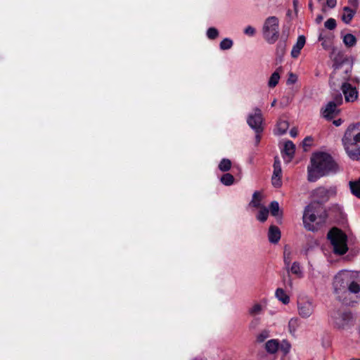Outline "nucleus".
Returning <instances> with one entry per match:
<instances>
[{
    "instance_id": "nucleus-45",
    "label": "nucleus",
    "mask_w": 360,
    "mask_h": 360,
    "mask_svg": "<svg viewBox=\"0 0 360 360\" xmlns=\"http://www.w3.org/2000/svg\"><path fill=\"white\" fill-rule=\"evenodd\" d=\"M342 120L341 119H338V120H334L333 121V124L336 126V127H339L342 124Z\"/></svg>"
},
{
    "instance_id": "nucleus-47",
    "label": "nucleus",
    "mask_w": 360,
    "mask_h": 360,
    "mask_svg": "<svg viewBox=\"0 0 360 360\" xmlns=\"http://www.w3.org/2000/svg\"><path fill=\"white\" fill-rule=\"evenodd\" d=\"M308 6H309V8L311 11H313V3H312V1H310L309 2V5H308Z\"/></svg>"
},
{
    "instance_id": "nucleus-5",
    "label": "nucleus",
    "mask_w": 360,
    "mask_h": 360,
    "mask_svg": "<svg viewBox=\"0 0 360 360\" xmlns=\"http://www.w3.org/2000/svg\"><path fill=\"white\" fill-rule=\"evenodd\" d=\"M264 39L270 44H274L279 37V20L276 16L268 17L262 27Z\"/></svg>"
},
{
    "instance_id": "nucleus-44",
    "label": "nucleus",
    "mask_w": 360,
    "mask_h": 360,
    "mask_svg": "<svg viewBox=\"0 0 360 360\" xmlns=\"http://www.w3.org/2000/svg\"><path fill=\"white\" fill-rule=\"evenodd\" d=\"M290 134L292 137H295L297 135V130L296 129H292Z\"/></svg>"
},
{
    "instance_id": "nucleus-46",
    "label": "nucleus",
    "mask_w": 360,
    "mask_h": 360,
    "mask_svg": "<svg viewBox=\"0 0 360 360\" xmlns=\"http://www.w3.org/2000/svg\"><path fill=\"white\" fill-rule=\"evenodd\" d=\"M323 16H322V15H318V16L316 17V22L317 23H320V22L323 20Z\"/></svg>"
},
{
    "instance_id": "nucleus-36",
    "label": "nucleus",
    "mask_w": 360,
    "mask_h": 360,
    "mask_svg": "<svg viewBox=\"0 0 360 360\" xmlns=\"http://www.w3.org/2000/svg\"><path fill=\"white\" fill-rule=\"evenodd\" d=\"M325 27L333 30L336 27V21L334 18H329L325 22Z\"/></svg>"
},
{
    "instance_id": "nucleus-50",
    "label": "nucleus",
    "mask_w": 360,
    "mask_h": 360,
    "mask_svg": "<svg viewBox=\"0 0 360 360\" xmlns=\"http://www.w3.org/2000/svg\"><path fill=\"white\" fill-rule=\"evenodd\" d=\"M288 285H289L290 287H292V281H291L290 279H289V281H288Z\"/></svg>"
},
{
    "instance_id": "nucleus-40",
    "label": "nucleus",
    "mask_w": 360,
    "mask_h": 360,
    "mask_svg": "<svg viewBox=\"0 0 360 360\" xmlns=\"http://www.w3.org/2000/svg\"><path fill=\"white\" fill-rule=\"evenodd\" d=\"M312 139L311 137H306L303 141V146H310Z\"/></svg>"
},
{
    "instance_id": "nucleus-39",
    "label": "nucleus",
    "mask_w": 360,
    "mask_h": 360,
    "mask_svg": "<svg viewBox=\"0 0 360 360\" xmlns=\"http://www.w3.org/2000/svg\"><path fill=\"white\" fill-rule=\"evenodd\" d=\"M297 81V76L292 72L289 73L288 78L287 80L288 84H295Z\"/></svg>"
},
{
    "instance_id": "nucleus-4",
    "label": "nucleus",
    "mask_w": 360,
    "mask_h": 360,
    "mask_svg": "<svg viewBox=\"0 0 360 360\" xmlns=\"http://www.w3.org/2000/svg\"><path fill=\"white\" fill-rule=\"evenodd\" d=\"M322 210L316 202H311L305 207L302 219L306 229L314 232L320 229L327 217L326 212L319 214Z\"/></svg>"
},
{
    "instance_id": "nucleus-11",
    "label": "nucleus",
    "mask_w": 360,
    "mask_h": 360,
    "mask_svg": "<svg viewBox=\"0 0 360 360\" xmlns=\"http://www.w3.org/2000/svg\"><path fill=\"white\" fill-rule=\"evenodd\" d=\"M327 238L333 248H347V235L338 228H332L328 231Z\"/></svg>"
},
{
    "instance_id": "nucleus-34",
    "label": "nucleus",
    "mask_w": 360,
    "mask_h": 360,
    "mask_svg": "<svg viewBox=\"0 0 360 360\" xmlns=\"http://www.w3.org/2000/svg\"><path fill=\"white\" fill-rule=\"evenodd\" d=\"M219 36V32L215 27H210L207 30V37L210 39H215Z\"/></svg>"
},
{
    "instance_id": "nucleus-43",
    "label": "nucleus",
    "mask_w": 360,
    "mask_h": 360,
    "mask_svg": "<svg viewBox=\"0 0 360 360\" xmlns=\"http://www.w3.org/2000/svg\"><path fill=\"white\" fill-rule=\"evenodd\" d=\"M256 133V136H255V144L256 145H258L259 143L260 142V140H261V136H260V134L262 132H255Z\"/></svg>"
},
{
    "instance_id": "nucleus-29",
    "label": "nucleus",
    "mask_w": 360,
    "mask_h": 360,
    "mask_svg": "<svg viewBox=\"0 0 360 360\" xmlns=\"http://www.w3.org/2000/svg\"><path fill=\"white\" fill-rule=\"evenodd\" d=\"M231 167V162L230 160L224 158L221 160L220 163L219 164V169L221 172H227L229 171Z\"/></svg>"
},
{
    "instance_id": "nucleus-38",
    "label": "nucleus",
    "mask_w": 360,
    "mask_h": 360,
    "mask_svg": "<svg viewBox=\"0 0 360 360\" xmlns=\"http://www.w3.org/2000/svg\"><path fill=\"white\" fill-rule=\"evenodd\" d=\"M255 32H256L255 29L250 25L246 27L244 30V33L246 35L250 36V37L254 36L255 34Z\"/></svg>"
},
{
    "instance_id": "nucleus-24",
    "label": "nucleus",
    "mask_w": 360,
    "mask_h": 360,
    "mask_svg": "<svg viewBox=\"0 0 360 360\" xmlns=\"http://www.w3.org/2000/svg\"><path fill=\"white\" fill-rule=\"evenodd\" d=\"M289 127V124L285 120H279L276 126V133L279 135H282L286 132Z\"/></svg>"
},
{
    "instance_id": "nucleus-25",
    "label": "nucleus",
    "mask_w": 360,
    "mask_h": 360,
    "mask_svg": "<svg viewBox=\"0 0 360 360\" xmlns=\"http://www.w3.org/2000/svg\"><path fill=\"white\" fill-rule=\"evenodd\" d=\"M262 200L261 193L259 191H255L253 193L252 199L250 203V206L254 207H261L260 202Z\"/></svg>"
},
{
    "instance_id": "nucleus-8",
    "label": "nucleus",
    "mask_w": 360,
    "mask_h": 360,
    "mask_svg": "<svg viewBox=\"0 0 360 360\" xmlns=\"http://www.w3.org/2000/svg\"><path fill=\"white\" fill-rule=\"evenodd\" d=\"M331 323L335 328L340 330L348 328L353 322L352 315L347 311H335L330 316Z\"/></svg>"
},
{
    "instance_id": "nucleus-42",
    "label": "nucleus",
    "mask_w": 360,
    "mask_h": 360,
    "mask_svg": "<svg viewBox=\"0 0 360 360\" xmlns=\"http://www.w3.org/2000/svg\"><path fill=\"white\" fill-rule=\"evenodd\" d=\"M281 168V161L278 158L276 157L274 162V168Z\"/></svg>"
},
{
    "instance_id": "nucleus-14",
    "label": "nucleus",
    "mask_w": 360,
    "mask_h": 360,
    "mask_svg": "<svg viewBox=\"0 0 360 360\" xmlns=\"http://www.w3.org/2000/svg\"><path fill=\"white\" fill-rule=\"evenodd\" d=\"M295 151V146L291 141H288L285 143L284 148L283 150V158L289 162L292 159Z\"/></svg>"
},
{
    "instance_id": "nucleus-21",
    "label": "nucleus",
    "mask_w": 360,
    "mask_h": 360,
    "mask_svg": "<svg viewBox=\"0 0 360 360\" xmlns=\"http://www.w3.org/2000/svg\"><path fill=\"white\" fill-rule=\"evenodd\" d=\"M355 12L349 7H345L343 8V13L342 15V20L345 23L348 24L352 20L354 15Z\"/></svg>"
},
{
    "instance_id": "nucleus-30",
    "label": "nucleus",
    "mask_w": 360,
    "mask_h": 360,
    "mask_svg": "<svg viewBox=\"0 0 360 360\" xmlns=\"http://www.w3.org/2000/svg\"><path fill=\"white\" fill-rule=\"evenodd\" d=\"M269 215V210L264 207H261L257 214V219L260 221H265L267 219Z\"/></svg>"
},
{
    "instance_id": "nucleus-35",
    "label": "nucleus",
    "mask_w": 360,
    "mask_h": 360,
    "mask_svg": "<svg viewBox=\"0 0 360 360\" xmlns=\"http://www.w3.org/2000/svg\"><path fill=\"white\" fill-rule=\"evenodd\" d=\"M270 211H271V214L273 216H274V217L278 216V211H279V205H278V202L273 201V202H271V204H270Z\"/></svg>"
},
{
    "instance_id": "nucleus-37",
    "label": "nucleus",
    "mask_w": 360,
    "mask_h": 360,
    "mask_svg": "<svg viewBox=\"0 0 360 360\" xmlns=\"http://www.w3.org/2000/svg\"><path fill=\"white\" fill-rule=\"evenodd\" d=\"M269 337V330H262L257 337V340L259 342H264L266 339H267Z\"/></svg>"
},
{
    "instance_id": "nucleus-26",
    "label": "nucleus",
    "mask_w": 360,
    "mask_h": 360,
    "mask_svg": "<svg viewBox=\"0 0 360 360\" xmlns=\"http://www.w3.org/2000/svg\"><path fill=\"white\" fill-rule=\"evenodd\" d=\"M343 42L345 46L352 47L356 44V37L352 34H347L343 37Z\"/></svg>"
},
{
    "instance_id": "nucleus-12",
    "label": "nucleus",
    "mask_w": 360,
    "mask_h": 360,
    "mask_svg": "<svg viewBox=\"0 0 360 360\" xmlns=\"http://www.w3.org/2000/svg\"><path fill=\"white\" fill-rule=\"evenodd\" d=\"M247 122L255 132H262L264 130V118L261 110L258 108H255L254 112L248 115Z\"/></svg>"
},
{
    "instance_id": "nucleus-52",
    "label": "nucleus",
    "mask_w": 360,
    "mask_h": 360,
    "mask_svg": "<svg viewBox=\"0 0 360 360\" xmlns=\"http://www.w3.org/2000/svg\"><path fill=\"white\" fill-rule=\"evenodd\" d=\"M350 360H360V359H352Z\"/></svg>"
},
{
    "instance_id": "nucleus-49",
    "label": "nucleus",
    "mask_w": 360,
    "mask_h": 360,
    "mask_svg": "<svg viewBox=\"0 0 360 360\" xmlns=\"http://www.w3.org/2000/svg\"><path fill=\"white\" fill-rule=\"evenodd\" d=\"M297 1H298V0H293V4H294V6H295V7H296V6H297Z\"/></svg>"
},
{
    "instance_id": "nucleus-13",
    "label": "nucleus",
    "mask_w": 360,
    "mask_h": 360,
    "mask_svg": "<svg viewBox=\"0 0 360 360\" xmlns=\"http://www.w3.org/2000/svg\"><path fill=\"white\" fill-rule=\"evenodd\" d=\"M341 90L347 103H354L358 99L359 92L351 84L344 82L341 86Z\"/></svg>"
},
{
    "instance_id": "nucleus-19",
    "label": "nucleus",
    "mask_w": 360,
    "mask_h": 360,
    "mask_svg": "<svg viewBox=\"0 0 360 360\" xmlns=\"http://www.w3.org/2000/svg\"><path fill=\"white\" fill-rule=\"evenodd\" d=\"M264 308L265 303L264 304L262 303H255L251 308L249 309L248 312L251 316H255L257 315L261 314Z\"/></svg>"
},
{
    "instance_id": "nucleus-1",
    "label": "nucleus",
    "mask_w": 360,
    "mask_h": 360,
    "mask_svg": "<svg viewBox=\"0 0 360 360\" xmlns=\"http://www.w3.org/2000/svg\"><path fill=\"white\" fill-rule=\"evenodd\" d=\"M333 290L335 298L347 304L350 294L360 292V271H340L333 278Z\"/></svg>"
},
{
    "instance_id": "nucleus-41",
    "label": "nucleus",
    "mask_w": 360,
    "mask_h": 360,
    "mask_svg": "<svg viewBox=\"0 0 360 360\" xmlns=\"http://www.w3.org/2000/svg\"><path fill=\"white\" fill-rule=\"evenodd\" d=\"M336 0H326V4L328 7L333 8L336 6Z\"/></svg>"
},
{
    "instance_id": "nucleus-18",
    "label": "nucleus",
    "mask_w": 360,
    "mask_h": 360,
    "mask_svg": "<svg viewBox=\"0 0 360 360\" xmlns=\"http://www.w3.org/2000/svg\"><path fill=\"white\" fill-rule=\"evenodd\" d=\"M279 342L277 340H268L265 344L266 351L269 354H275L278 349Z\"/></svg>"
},
{
    "instance_id": "nucleus-22",
    "label": "nucleus",
    "mask_w": 360,
    "mask_h": 360,
    "mask_svg": "<svg viewBox=\"0 0 360 360\" xmlns=\"http://www.w3.org/2000/svg\"><path fill=\"white\" fill-rule=\"evenodd\" d=\"M352 193L360 198V178L356 181H351L349 183Z\"/></svg>"
},
{
    "instance_id": "nucleus-15",
    "label": "nucleus",
    "mask_w": 360,
    "mask_h": 360,
    "mask_svg": "<svg viewBox=\"0 0 360 360\" xmlns=\"http://www.w3.org/2000/svg\"><path fill=\"white\" fill-rule=\"evenodd\" d=\"M305 37L303 35L299 36L296 44L293 46L291 51V56L292 58H297L300 53L301 50L305 44Z\"/></svg>"
},
{
    "instance_id": "nucleus-2",
    "label": "nucleus",
    "mask_w": 360,
    "mask_h": 360,
    "mask_svg": "<svg viewBox=\"0 0 360 360\" xmlns=\"http://www.w3.org/2000/svg\"><path fill=\"white\" fill-rule=\"evenodd\" d=\"M338 170V165L333 158L326 153H314L311 158V165L308 167L307 179L314 182L319 178L335 173Z\"/></svg>"
},
{
    "instance_id": "nucleus-20",
    "label": "nucleus",
    "mask_w": 360,
    "mask_h": 360,
    "mask_svg": "<svg viewBox=\"0 0 360 360\" xmlns=\"http://www.w3.org/2000/svg\"><path fill=\"white\" fill-rule=\"evenodd\" d=\"M275 295L276 298L284 304H287L290 302V297L282 288H278L276 290Z\"/></svg>"
},
{
    "instance_id": "nucleus-27",
    "label": "nucleus",
    "mask_w": 360,
    "mask_h": 360,
    "mask_svg": "<svg viewBox=\"0 0 360 360\" xmlns=\"http://www.w3.org/2000/svg\"><path fill=\"white\" fill-rule=\"evenodd\" d=\"M280 79V75L278 71L274 72L270 77L268 82V85L271 88L275 87Z\"/></svg>"
},
{
    "instance_id": "nucleus-32",
    "label": "nucleus",
    "mask_w": 360,
    "mask_h": 360,
    "mask_svg": "<svg viewBox=\"0 0 360 360\" xmlns=\"http://www.w3.org/2000/svg\"><path fill=\"white\" fill-rule=\"evenodd\" d=\"M291 272L299 278L303 276L302 271L300 269V264L297 262H294L290 268Z\"/></svg>"
},
{
    "instance_id": "nucleus-17",
    "label": "nucleus",
    "mask_w": 360,
    "mask_h": 360,
    "mask_svg": "<svg viewBox=\"0 0 360 360\" xmlns=\"http://www.w3.org/2000/svg\"><path fill=\"white\" fill-rule=\"evenodd\" d=\"M269 240L273 243H277L281 238V232L278 227L271 226L269 230Z\"/></svg>"
},
{
    "instance_id": "nucleus-6",
    "label": "nucleus",
    "mask_w": 360,
    "mask_h": 360,
    "mask_svg": "<svg viewBox=\"0 0 360 360\" xmlns=\"http://www.w3.org/2000/svg\"><path fill=\"white\" fill-rule=\"evenodd\" d=\"M316 309V304L313 298L302 295L297 298V314L302 319H308L312 316Z\"/></svg>"
},
{
    "instance_id": "nucleus-9",
    "label": "nucleus",
    "mask_w": 360,
    "mask_h": 360,
    "mask_svg": "<svg viewBox=\"0 0 360 360\" xmlns=\"http://www.w3.org/2000/svg\"><path fill=\"white\" fill-rule=\"evenodd\" d=\"M336 194L337 189L335 186L318 187L311 193V195L314 199L313 202H316L321 206V204L326 203L330 198H334Z\"/></svg>"
},
{
    "instance_id": "nucleus-28",
    "label": "nucleus",
    "mask_w": 360,
    "mask_h": 360,
    "mask_svg": "<svg viewBox=\"0 0 360 360\" xmlns=\"http://www.w3.org/2000/svg\"><path fill=\"white\" fill-rule=\"evenodd\" d=\"M220 180L224 185L231 186L234 182V177L232 174L229 173H226L221 177Z\"/></svg>"
},
{
    "instance_id": "nucleus-23",
    "label": "nucleus",
    "mask_w": 360,
    "mask_h": 360,
    "mask_svg": "<svg viewBox=\"0 0 360 360\" xmlns=\"http://www.w3.org/2000/svg\"><path fill=\"white\" fill-rule=\"evenodd\" d=\"M300 324V320L297 317H293L290 319L288 322L289 331L292 335H295L297 329L299 328Z\"/></svg>"
},
{
    "instance_id": "nucleus-31",
    "label": "nucleus",
    "mask_w": 360,
    "mask_h": 360,
    "mask_svg": "<svg viewBox=\"0 0 360 360\" xmlns=\"http://www.w3.org/2000/svg\"><path fill=\"white\" fill-rule=\"evenodd\" d=\"M233 42L229 38L224 39L219 44L221 50H229L233 46Z\"/></svg>"
},
{
    "instance_id": "nucleus-48",
    "label": "nucleus",
    "mask_w": 360,
    "mask_h": 360,
    "mask_svg": "<svg viewBox=\"0 0 360 360\" xmlns=\"http://www.w3.org/2000/svg\"><path fill=\"white\" fill-rule=\"evenodd\" d=\"M276 99H274L272 103H271V107H274L276 105Z\"/></svg>"
},
{
    "instance_id": "nucleus-3",
    "label": "nucleus",
    "mask_w": 360,
    "mask_h": 360,
    "mask_svg": "<svg viewBox=\"0 0 360 360\" xmlns=\"http://www.w3.org/2000/svg\"><path fill=\"white\" fill-rule=\"evenodd\" d=\"M345 150L353 160H360V122L349 125L342 139Z\"/></svg>"
},
{
    "instance_id": "nucleus-16",
    "label": "nucleus",
    "mask_w": 360,
    "mask_h": 360,
    "mask_svg": "<svg viewBox=\"0 0 360 360\" xmlns=\"http://www.w3.org/2000/svg\"><path fill=\"white\" fill-rule=\"evenodd\" d=\"M282 169L281 168H274L271 182L274 187L279 188L282 185L281 181Z\"/></svg>"
},
{
    "instance_id": "nucleus-33",
    "label": "nucleus",
    "mask_w": 360,
    "mask_h": 360,
    "mask_svg": "<svg viewBox=\"0 0 360 360\" xmlns=\"http://www.w3.org/2000/svg\"><path fill=\"white\" fill-rule=\"evenodd\" d=\"M292 252L290 249H285L283 252L284 263L286 266H289L292 260Z\"/></svg>"
},
{
    "instance_id": "nucleus-10",
    "label": "nucleus",
    "mask_w": 360,
    "mask_h": 360,
    "mask_svg": "<svg viewBox=\"0 0 360 360\" xmlns=\"http://www.w3.org/2000/svg\"><path fill=\"white\" fill-rule=\"evenodd\" d=\"M349 249H323V254L327 257L328 262H335L340 259L349 261L351 260L355 254L347 252Z\"/></svg>"
},
{
    "instance_id": "nucleus-7",
    "label": "nucleus",
    "mask_w": 360,
    "mask_h": 360,
    "mask_svg": "<svg viewBox=\"0 0 360 360\" xmlns=\"http://www.w3.org/2000/svg\"><path fill=\"white\" fill-rule=\"evenodd\" d=\"M343 103V98L341 94H336L333 96V100L327 103V104L322 107L321 113L322 116L326 120H332L340 113L338 106L341 105Z\"/></svg>"
},
{
    "instance_id": "nucleus-51",
    "label": "nucleus",
    "mask_w": 360,
    "mask_h": 360,
    "mask_svg": "<svg viewBox=\"0 0 360 360\" xmlns=\"http://www.w3.org/2000/svg\"><path fill=\"white\" fill-rule=\"evenodd\" d=\"M278 47H281V49L283 51L284 49V45H278Z\"/></svg>"
}]
</instances>
